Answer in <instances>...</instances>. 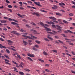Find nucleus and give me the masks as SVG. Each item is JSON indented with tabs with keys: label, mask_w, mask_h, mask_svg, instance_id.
Masks as SVG:
<instances>
[{
	"label": "nucleus",
	"mask_w": 75,
	"mask_h": 75,
	"mask_svg": "<svg viewBox=\"0 0 75 75\" xmlns=\"http://www.w3.org/2000/svg\"><path fill=\"white\" fill-rule=\"evenodd\" d=\"M52 27H53V28H56L57 30H58L59 31H58V32H59V33H61V29L62 28V27H60L58 25H57L55 26L54 24H52Z\"/></svg>",
	"instance_id": "1"
},
{
	"label": "nucleus",
	"mask_w": 75,
	"mask_h": 75,
	"mask_svg": "<svg viewBox=\"0 0 75 75\" xmlns=\"http://www.w3.org/2000/svg\"><path fill=\"white\" fill-rule=\"evenodd\" d=\"M22 36H23V37H25L26 38H29V39H30L31 40H34V38H35V39H37V37L34 36H31L33 38H32L30 36H26L25 35H22Z\"/></svg>",
	"instance_id": "2"
},
{
	"label": "nucleus",
	"mask_w": 75,
	"mask_h": 75,
	"mask_svg": "<svg viewBox=\"0 0 75 75\" xmlns=\"http://www.w3.org/2000/svg\"><path fill=\"white\" fill-rule=\"evenodd\" d=\"M27 55L29 57H31L32 58H34V57H35V55L33 54H31L30 53L28 54Z\"/></svg>",
	"instance_id": "3"
},
{
	"label": "nucleus",
	"mask_w": 75,
	"mask_h": 75,
	"mask_svg": "<svg viewBox=\"0 0 75 75\" xmlns=\"http://www.w3.org/2000/svg\"><path fill=\"white\" fill-rule=\"evenodd\" d=\"M34 3L35 4H36V5H37V6H39V7H42V6H41V5L39 4H40V2H34Z\"/></svg>",
	"instance_id": "4"
},
{
	"label": "nucleus",
	"mask_w": 75,
	"mask_h": 75,
	"mask_svg": "<svg viewBox=\"0 0 75 75\" xmlns=\"http://www.w3.org/2000/svg\"><path fill=\"white\" fill-rule=\"evenodd\" d=\"M49 18H50V19L51 20H57V19L56 18L52 16L49 17Z\"/></svg>",
	"instance_id": "5"
},
{
	"label": "nucleus",
	"mask_w": 75,
	"mask_h": 75,
	"mask_svg": "<svg viewBox=\"0 0 75 75\" xmlns=\"http://www.w3.org/2000/svg\"><path fill=\"white\" fill-rule=\"evenodd\" d=\"M46 23H47V24H54V23L51 21L50 22H49L48 21H47L46 22Z\"/></svg>",
	"instance_id": "6"
},
{
	"label": "nucleus",
	"mask_w": 75,
	"mask_h": 75,
	"mask_svg": "<svg viewBox=\"0 0 75 75\" xmlns=\"http://www.w3.org/2000/svg\"><path fill=\"white\" fill-rule=\"evenodd\" d=\"M44 28H45V30L46 31H51V29L45 27L44 26Z\"/></svg>",
	"instance_id": "7"
},
{
	"label": "nucleus",
	"mask_w": 75,
	"mask_h": 75,
	"mask_svg": "<svg viewBox=\"0 0 75 75\" xmlns=\"http://www.w3.org/2000/svg\"><path fill=\"white\" fill-rule=\"evenodd\" d=\"M32 13L33 14V15H36L37 16H38V17H39L40 16V14H38V13Z\"/></svg>",
	"instance_id": "8"
},
{
	"label": "nucleus",
	"mask_w": 75,
	"mask_h": 75,
	"mask_svg": "<svg viewBox=\"0 0 75 75\" xmlns=\"http://www.w3.org/2000/svg\"><path fill=\"white\" fill-rule=\"evenodd\" d=\"M7 42L9 45H11V43H13V42L10 40H8Z\"/></svg>",
	"instance_id": "9"
},
{
	"label": "nucleus",
	"mask_w": 75,
	"mask_h": 75,
	"mask_svg": "<svg viewBox=\"0 0 75 75\" xmlns=\"http://www.w3.org/2000/svg\"><path fill=\"white\" fill-rule=\"evenodd\" d=\"M0 23H6V21L5 20H0Z\"/></svg>",
	"instance_id": "10"
},
{
	"label": "nucleus",
	"mask_w": 75,
	"mask_h": 75,
	"mask_svg": "<svg viewBox=\"0 0 75 75\" xmlns=\"http://www.w3.org/2000/svg\"><path fill=\"white\" fill-rule=\"evenodd\" d=\"M59 6H65V4H64V3H63L62 2H61V3H59Z\"/></svg>",
	"instance_id": "11"
},
{
	"label": "nucleus",
	"mask_w": 75,
	"mask_h": 75,
	"mask_svg": "<svg viewBox=\"0 0 75 75\" xmlns=\"http://www.w3.org/2000/svg\"><path fill=\"white\" fill-rule=\"evenodd\" d=\"M13 69H14V71H15V72H18V71L17 70V68H16V67H13Z\"/></svg>",
	"instance_id": "12"
},
{
	"label": "nucleus",
	"mask_w": 75,
	"mask_h": 75,
	"mask_svg": "<svg viewBox=\"0 0 75 75\" xmlns=\"http://www.w3.org/2000/svg\"><path fill=\"white\" fill-rule=\"evenodd\" d=\"M57 16H62V14L60 13H56L55 14Z\"/></svg>",
	"instance_id": "13"
},
{
	"label": "nucleus",
	"mask_w": 75,
	"mask_h": 75,
	"mask_svg": "<svg viewBox=\"0 0 75 75\" xmlns=\"http://www.w3.org/2000/svg\"><path fill=\"white\" fill-rule=\"evenodd\" d=\"M27 58L28 59H29V60H30L32 62H33V59H32L31 58L28 57H27Z\"/></svg>",
	"instance_id": "14"
},
{
	"label": "nucleus",
	"mask_w": 75,
	"mask_h": 75,
	"mask_svg": "<svg viewBox=\"0 0 75 75\" xmlns=\"http://www.w3.org/2000/svg\"><path fill=\"white\" fill-rule=\"evenodd\" d=\"M40 24L41 25H42V26L43 27H44V24L43 23L41 22H40Z\"/></svg>",
	"instance_id": "15"
},
{
	"label": "nucleus",
	"mask_w": 75,
	"mask_h": 75,
	"mask_svg": "<svg viewBox=\"0 0 75 75\" xmlns=\"http://www.w3.org/2000/svg\"><path fill=\"white\" fill-rule=\"evenodd\" d=\"M43 54L45 55H48V53L45 51H44L43 52Z\"/></svg>",
	"instance_id": "16"
},
{
	"label": "nucleus",
	"mask_w": 75,
	"mask_h": 75,
	"mask_svg": "<svg viewBox=\"0 0 75 75\" xmlns=\"http://www.w3.org/2000/svg\"><path fill=\"white\" fill-rule=\"evenodd\" d=\"M40 11H41L42 12H43L44 13H47V11H45L43 10H42V9H40Z\"/></svg>",
	"instance_id": "17"
},
{
	"label": "nucleus",
	"mask_w": 75,
	"mask_h": 75,
	"mask_svg": "<svg viewBox=\"0 0 75 75\" xmlns=\"http://www.w3.org/2000/svg\"><path fill=\"white\" fill-rule=\"evenodd\" d=\"M23 42L24 43L23 44L24 45H27V42L23 40Z\"/></svg>",
	"instance_id": "18"
},
{
	"label": "nucleus",
	"mask_w": 75,
	"mask_h": 75,
	"mask_svg": "<svg viewBox=\"0 0 75 75\" xmlns=\"http://www.w3.org/2000/svg\"><path fill=\"white\" fill-rule=\"evenodd\" d=\"M58 41H59V42L60 43H61V44H64V45L65 44L62 41H61L60 40H58Z\"/></svg>",
	"instance_id": "19"
},
{
	"label": "nucleus",
	"mask_w": 75,
	"mask_h": 75,
	"mask_svg": "<svg viewBox=\"0 0 75 75\" xmlns=\"http://www.w3.org/2000/svg\"><path fill=\"white\" fill-rule=\"evenodd\" d=\"M19 74H20V75H23L24 74V73L21 71H19Z\"/></svg>",
	"instance_id": "20"
},
{
	"label": "nucleus",
	"mask_w": 75,
	"mask_h": 75,
	"mask_svg": "<svg viewBox=\"0 0 75 75\" xmlns=\"http://www.w3.org/2000/svg\"><path fill=\"white\" fill-rule=\"evenodd\" d=\"M11 24H13V25H16V24H17V23L14 22H11Z\"/></svg>",
	"instance_id": "21"
},
{
	"label": "nucleus",
	"mask_w": 75,
	"mask_h": 75,
	"mask_svg": "<svg viewBox=\"0 0 75 75\" xmlns=\"http://www.w3.org/2000/svg\"><path fill=\"white\" fill-rule=\"evenodd\" d=\"M33 32H34V34H38V33H37V31L36 30H33Z\"/></svg>",
	"instance_id": "22"
},
{
	"label": "nucleus",
	"mask_w": 75,
	"mask_h": 75,
	"mask_svg": "<svg viewBox=\"0 0 75 75\" xmlns=\"http://www.w3.org/2000/svg\"><path fill=\"white\" fill-rule=\"evenodd\" d=\"M47 38H48L49 39H50V40H53V38L50 36H47Z\"/></svg>",
	"instance_id": "23"
},
{
	"label": "nucleus",
	"mask_w": 75,
	"mask_h": 75,
	"mask_svg": "<svg viewBox=\"0 0 75 75\" xmlns=\"http://www.w3.org/2000/svg\"><path fill=\"white\" fill-rule=\"evenodd\" d=\"M45 71H47V72H51H51H52V71H50V70L48 69H45Z\"/></svg>",
	"instance_id": "24"
},
{
	"label": "nucleus",
	"mask_w": 75,
	"mask_h": 75,
	"mask_svg": "<svg viewBox=\"0 0 75 75\" xmlns=\"http://www.w3.org/2000/svg\"><path fill=\"white\" fill-rule=\"evenodd\" d=\"M11 33H12V34H15V33H16V31L13 30V31H11Z\"/></svg>",
	"instance_id": "25"
},
{
	"label": "nucleus",
	"mask_w": 75,
	"mask_h": 75,
	"mask_svg": "<svg viewBox=\"0 0 75 75\" xmlns=\"http://www.w3.org/2000/svg\"><path fill=\"white\" fill-rule=\"evenodd\" d=\"M12 62H13V64H14L16 65H18V63H17L16 62H14L13 60H12Z\"/></svg>",
	"instance_id": "26"
},
{
	"label": "nucleus",
	"mask_w": 75,
	"mask_h": 75,
	"mask_svg": "<svg viewBox=\"0 0 75 75\" xmlns=\"http://www.w3.org/2000/svg\"><path fill=\"white\" fill-rule=\"evenodd\" d=\"M67 31H68V32H69V33H72V34H73V33H74V32H72L71 30H67Z\"/></svg>",
	"instance_id": "27"
},
{
	"label": "nucleus",
	"mask_w": 75,
	"mask_h": 75,
	"mask_svg": "<svg viewBox=\"0 0 75 75\" xmlns=\"http://www.w3.org/2000/svg\"><path fill=\"white\" fill-rule=\"evenodd\" d=\"M35 42L37 44H40V41L38 40H36Z\"/></svg>",
	"instance_id": "28"
},
{
	"label": "nucleus",
	"mask_w": 75,
	"mask_h": 75,
	"mask_svg": "<svg viewBox=\"0 0 75 75\" xmlns=\"http://www.w3.org/2000/svg\"><path fill=\"white\" fill-rule=\"evenodd\" d=\"M17 15L18 16H19V17H21L22 18L23 17V16H22V15H21L19 13H18L17 14Z\"/></svg>",
	"instance_id": "29"
},
{
	"label": "nucleus",
	"mask_w": 75,
	"mask_h": 75,
	"mask_svg": "<svg viewBox=\"0 0 75 75\" xmlns=\"http://www.w3.org/2000/svg\"><path fill=\"white\" fill-rule=\"evenodd\" d=\"M52 51H53V52H55V53H57L58 52L57 50H52Z\"/></svg>",
	"instance_id": "30"
},
{
	"label": "nucleus",
	"mask_w": 75,
	"mask_h": 75,
	"mask_svg": "<svg viewBox=\"0 0 75 75\" xmlns=\"http://www.w3.org/2000/svg\"><path fill=\"white\" fill-rule=\"evenodd\" d=\"M6 52H7V53H8V54H10V51L9 50L6 49Z\"/></svg>",
	"instance_id": "31"
},
{
	"label": "nucleus",
	"mask_w": 75,
	"mask_h": 75,
	"mask_svg": "<svg viewBox=\"0 0 75 75\" xmlns=\"http://www.w3.org/2000/svg\"><path fill=\"white\" fill-rule=\"evenodd\" d=\"M25 71H28V72H30V70L27 69H24Z\"/></svg>",
	"instance_id": "32"
},
{
	"label": "nucleus",
	"mask_w": 75,
	"mask_h": 75,
	"mask_svg": "<svg viewBox=\"0 0 75 75\" xmlns=\"http://www.w3.org/2000/svg\"><path fill=\"white\" fill-rule=\"evenodd\" d=\"M8 8H12V7H13V6L11 5H8Z\"/></svg>",
	"instance_id": "33"
},
{
	"label": "nucleus",
	"mask_w": 75,
	"mask_h": 75,
	"mask_svg": "<svg viewBox=\"0 0 75 75\" xmlns=\"http://www.w3.org/2000/svg\"><path fill=\"white\" fill-rule=\"evenodd\" d=\"M35 48H38L39 47V46H38V45H35Z\"/></svg>",
	"instance_id": "34"
},
{
	"label": "nucleus",
	"mask_w": 75,
	"mask_h": 75,
	"mask_svg": "<svg viewBox=\"0 0 75 75\" xmlns=\"http://www.w3.org/2000/svg\"><path fill=\"white\" fill-rule=\"evenodd\" d=\"M44 40H45V41H50V40L47 38H44Z\"/></svg>",
	"instance_id": "35"
},
{
	"label": "nucleus",
	"mask_w": 75,
	"mask_h": 75,
	"mask_svg": "<svg viewBox=\"0 0 75 75\" xmlns=\"http://www.w3.org/2000/svg\"><path fill=\"white\" fill-rule=\"evenodd\" d=\"M5 62L6 63V64H8V65H11V64H10V63H9V62H6V61H5Z\"/></svg>",
	"instance_id": "36"
},
{
	"label": "nucleus",
	"mask_w": 75,
	"mask_h": 75,
	"mask_svg": "<svg viewBox=\"0 0 75 75\" xmlns=\"http://www.w3.org/2000/svg\"><path fill=\"white\" fill-rule=\"evenodd\" d=\"M53 7H54V8H56V9H57V8L58 7V6H56V5H53Z\"/></svg>",
	"instance_id": "37"
},
{
	"label": "nucleus",
	"mask_w": 75,
	"mask_h": 75,
	"mask_svg": "<svg viewBox=\"0 0 75 75\" xmlns=\"http://www.w3.org/2000/svg\"><path fill=\"white\" fill-rule=\"evenodd\" d=\"M8 11H10V12H13V11L11 9H8Z\"/></svg>",
	"instance_id": "38"
},
{
	"label": "nucleus",
	"mask_w": 75,
	"mask_h": 75,
	"mask_svg": "<svg viewBox=\"0 0 75 75\" xmlns=\"http://www.w3.org/2000/svg\"><path fill=\"white\" fill-rule=\"evenodd\" d=\"M19 65L20 66L21 68H24V67H23L21 64H19Z\"/></svg>",
	"instance_id": "39"
},
{
	"label": "nucleus",
	"mask_w": 75,
	"mask_h": 75,
	"mask_svg": "<svg viewBox=\"0 0 75 75\" xmlns=\"http://www.w3.org/2000/svg\"><path fill=\"white\" fill-rule=\"evenodd\" d=\"M39 61H40L41 62H44V60L41 59H38Z\"/></svg>",
	"instance_id": "40"
},
{
	"label": "nucleus",
	"mask_w": 75,
	"mask_h": 75,
	"mask_svg": "<svg viewBox=\"0 0 75 75\" xmlns=\"http://www.w3.org/2000/svg\"><path fill=\"white\" fill-rule=\"evenodd\" d=\"M54 37L55 38H56L57 39H58V38H59V37L57 36H55Z\"/></svg>",
	"instance_id": "41"
},
{
	"label": "nucleus",
	"mask_w": 75,
	"mask_h": 75,
	"mask_svg": "<svg viewBox=\"0 0 75 75\" xmlns=\"http://www.w3.org/2000/svg\"><path fill=\"white\" fill-rule=\"evenodd\" d=\"M27 3H30V4H32V3H33V2H32L31 1H27Z\"/></svg>",
	"instance_id": "42"
},
{
	"label": "nucleus",
	"mask_w": 75,
	"mask_h": 75,
	"mask_svg": "<svg viewBox=\"0 0 75 75\" xmlns=\"http://www.w3.org/2000/svg\"><path fill=\"white\" fill-rule=\"evenodd\" d=\"M4 59V61H7V62H10L8 60H7V59Z\"/></svg>",
	"instance_id": "43"
},
{
	"label": "nucleus",
	"mask_w": 75,
	"mask_h": 75,
	"mask_svg": "<svg viewBox=\"0 0 75 75\" xmlns=\"http://www.w3.org/2000/svg\"><path fill=\"white\" fill-rule=\"evenodd\" d=\"M71 54H72L73 55H75V52H74L72 51Z\"/></svg>",
	"instance_id": "44"
},
{
	"label": "nucleus",
	"mask_w": 75,
	"mask_h": 75,
	"mask_svg": "<svg viewBox=\"0 0 75 75\" xmlns=\"http://www.w3.org/2000/svg\"><path fill=\"white\" fill-rule=\"evenodd\" d=\"M69 16H73V14L72 13H70L69 14Z\"/></svg>",
	"instance_id": "45"
},
{
	"label": "nucleus",
	"mask_w": 75,
	"mask_h": 75,
	"mask_svg": "<svg viewBox=\"0 0 75 75\" xmlns=\"http://www.w3.org/2000/svg\"><path fill=\"white\" fill-rule=\"evenodd\" d=\"M47 33H49V34H53V33L52 32H47Z\"/></svg>",
	"instance_id": "46"
},
{
	"label": "nucleus",
	"mask_w": 75,
	"mask_h": 75,
	"mask_svg": "<svg viewBox=\"0 0 75 75\" xmlns=\"http://www.w3.org/2000/svg\"><path fill=\"white\" fill-rule=\"evenodd\" d=\"M11 50H13V51H15V52H16L17 51H16V50L14 49L13 48H11Z\"/></svg>",
	"instance_id": "47"
},
{
	"label": "nucleus",
	"mask_w": 75,
	"mask_h": 75,
	"mask_svg": "<svg viewBox=\"0 0 75 75\" xmlns=\"http://www.w3.org/2000/svg\"><path fill=\"white\" fill-rule=\"evenodd\" d=\"M2 48H5V49H6V48H7V47H6L4 46H2Z\"/></svg>",
	"instance_id": "48"
},
{
	"label": "nucleus",
	"mask_w": 75,
	"mask_h": 75,
	"mask_svg": "<svg viewBox=\"0 0 75 75\" xmlns=\"http://www.w3.org/2000/svg\"><path fill=\"white\" fill-rule=\"evenodd\" d=\"M17 57L19 59H21V57H20V55H17Z\"/></svg>",
	"instance_id": "49"
},
{
	"label": "nucleus",
	"mask_w": 75,
	"mask_h": 75,
	"mask_svg": "<svg viewBox=\"0 0 75 75\" xmlns=\"http://www.w3.org/2000/svg\"><path fill=\"white\" fill-rule=\"evenodd\" d=\"M15 34L17 35H20V34L18 33H16Z\"/></svg>",
	"instance_id": "50"
},
{
	"label": "nucleus",
	"mask_w": 75,
	"mask_h": 75,
	"mask_svg": "<svg viewBox=\"0 0 75 75\" xmlns=\"http://www.w3.org/2000/svg\"><path fill=\"white\" fill-rule=\"evenodd\" d=\"M63 32H64V33H68V31H67L66 30H64L63 31Z\"/></svg>",
	"instance_id": "51"
},
{
	"label": "nucleus",
	"mask_w": 75,
	"mask_h": 75,
	"mask_svg": "<svg viewBox=\"0 0 75 75\" xmlns=\"http://www.w3.org/2000/svg\"><path fill=\"white\" fill-rule=\"evenodd\" d=\"M62 35L63 36V37H67V36H65V34H62Z\"/></svg>",
	"instance_id": "52"
},
{
	"label": "nucleus",
	"mask_w": 75,
	"mask_h": 75,
	"mask_svg": "<svg viewBox=\"0 0 75 75\" xmlns=\"http://www.w3.org/2000/svg\"><path fill=\"white\" fill-rule=\"evenodd\" d=\"M53 21V22H54V23H58V21Z\"/></svg>",
	"instance_id": "53"
},
{
	"label": "nucleus",
	"mask_w": 75,
	"mask_h": 75,
	"mask_svg": "<svg viewBox=\"0 0 75 75\" xmlns=\"http://www.w3.org/2000/svg\"><path fill=\"white\" fill-rule=\"evenodd\" d=\"M32 24L33 25H35H35H36V24H35V23L32 22Z\"/></svg>",
	"instance_id": "54"
},
{
	"label": "nucleus",
	"mask_w": 75,
	"mask_h": 75,
	"mask_svg": "<svg viewBox=\"0 0 75 75\" xmlns=\"http://www.w3.org/2000/svg\"><path fill=\"white\" fill-rule=\"evenodd\" d=\"M31 7V8H32L34 9L35 10H36L37 9V8H35L34 7L32 6V7Z\"/></svg>",
	"instance_id": "55"
},
{
	"label": "nucleus",
	"mask_w": 75,
	"mask_h": 75,
	"mask_svg": "<svg viewBox=\"0 0 75 75\" xmlns=\"http://www.w3.org/2000/svg\"><path fill=\"white\" fill-rule=\"evenodd\" d=\"M66 54L67 55H69V56H70V57H71L72 56L70 54H69V53H66Z\"/></svg>",
	"instance_id": "56"
},
{
	"label": "nucleus",
	"mask_w": 75,
	"mask_h": 75,
	"mask_svg": "<svg viewBox=\"0 0 75 75\" xmlns=\"http://www.w3.org/2000/svg\"><path fill=\"white\" fill-rule=\"evenodd\" d=\"M0 40H1L2 41H4V39L1 38H0Z\"/></svg>",
	"instance_id": "57"
},
{
	"label": "nucleus",
	"mask_w": 75,
	"mask_h": 75,
	"mask_svg": "<svg viewBox=\"0 0 75 75\" xmlns=\"http://www.w3.org/2000/svg\"><path fill=\"white\" fill-rule=\"evenodd\" d=\"M4 19H6V20H7L8 18L6 17H4Z\"/></svg>",
	"instance_id": "58"
},
{
	"label": "nucleus",
	"mask_w": 75,
	"mask_h": 75,
	"mask_svg": "<svg viewBox=\"0 0 75 75\" xmlns=\"http://www.w3.org/2000/svg\"><path fill=\"white\" fill-rule=\"evenodd\" d=\"M6 2L7 3H10V1H8L7 0H6Z\"/></svg>",
	"instance_id": "59"
},
{
	"label": "nucleus",
	"mask_w": 75,
	"mask_h": 75,
	"mask_svg": "<svg viewBox=\"0 0 75 75\" xmlns=\"http://www.w3.org/2000/svg\"><path fill=\"white\" fill-rule=\"evenodd\" d=\"M69 45H74V44L72 43H69Z\"/></svg>",
	"instance_id": "60"
},
{
	"label": "nucleus",
	"mask_w": 75,
	"mask_h": 75,
	"mask_svg": "<svg viewBox=\"0 0 75 75\" xmlns=\"http://www.w3.org/2000/svg\"><path fill=\"white\" fill-rule=\"evenodd\" d=\"M13 21H15V22H17V21H16L15 19H12Z\"/></svg>",
	"instance_id": "61"
},
{
	"label": "nucleus",
	"mask_w": 75,
	"mask_h": 75,
	"mask_svg": "<svg viewBox=\"0 0 75 75\" xmlns=\"http://www.w3.org/2000/svg\"><path fill=\"white\" fill-rule=\"evenodd\" d=\"M52 32H53V33H54V34H57V32H55V31L54 30H53Z\"/></svg>",
	"instance_id": "62"
},
{
	"label": "nucleus",
	"mask_w": 75,
	"mask_h": 75,
	"mask_svg": "<svg viewBox=\"0 0 75 75\" xmlns=\"http://www.w3.org/2000/svg\"><path fill=\"white\" fill-rule=\"evenodd\" d=\"M58 21L59 22H61L62 20L61 19H58Z\"/></svg>",
	"instance_id": "63"
},
{
	"label": "nucleus",
	"mask_w": 75,
	"mask_h": 75,
	"mask_svg": "<svg viewBox=\"0 0 75 75\" xmlns=\"http://www.w3.org/2000/svg\"><path fill=\"white\" fill-rule=\"evenodd\" d=\"M72 4H73L74 5H75V2L74 1H72Z\"/></svg>",
	"instance_id": "64"
}]
</instances>
